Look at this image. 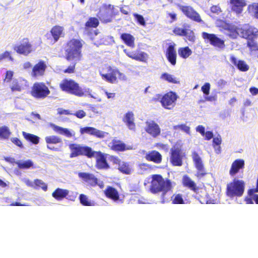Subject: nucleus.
Instances as JSON below:
<instances>
[{
	"label": "nucleus",
	"mask_w": 258,
	"mask_h": 258,
	"mask_svg": "<svg viewBox=\"0 0 258 258\" xmlns=\"http://www.w3.org/2000/svg\"><path fill=\"white\" fill-rule=\"evenodd\" d=\"M22 135L26 140L29 141L34 144H37L39 143V138L34 135L27 133L25 132H22Z\"/></svg>",
	"instance_id": "37"
},
{
	"label": "nucleus",
	"mask_w": 258,
	"mask_h": 258,
	"mask_svg": "<svg viewBox=\"0 0 258 258\" xmlns=\"http://www.w3.org/2000/svg\"><path fill=\"white\" fill-rule=\"evenodd\" d=\"M11 135L9 128L7 126L0 127V138L2 139H8Z\"/></svg>",
	"instance_id": "39"
},
{
	"label": "nucleus",
	"mask_w": 258,
	"mask_h": 258,
	"mask_svg": "<svg viewBox=\"0 0 258 258\" xmlns=\"http://www.w3.org/2000/svg\"><path fill=\"white\" fill-rule=\"evenodd\" d=\"M245 183L242 180L234 178L227 184L226 194L230 198L240 197L243 195Z\"/></svg>",
	"instance_id": "5"
},
{
	"label": "nucleus",
	"mask_w": 258,
	"mask_h": 258,
	"mask_svg": "<svg viewBox=\"0 0 258 258\" xmlns=\"http://www.w3.org/2000/svg\"><path fill=\"white\" fill-rule=\"evenodd\" d=\"M49 93L48 87L44 83H35L32 87L31 95L35 98H43Z\"/></svg>",
	"instance_id": "7"
},
{
	"label": "nucleus",
	"mask_w": 258,
	"mask_h": 258,
	"mask_svg": "<svg viewBox=\"0 0 258 258\" xmlns=\"http://www.w3.org/2000/svg\"><path fill=\"white\" fill-rule=\"evenodd\" d=\"M230 60L231 62L236 66L241 71L245 72L248 70L249 66L244 61L237 60V58L233 55L230 56Z\"/></svg>",
	"instance_id": "27"
},
{
	"label": "nucleus",
	"mask_w": 258,
	"mask_h": 258,
	"mask_svg": "<svg viewBox=\"0 0 258 258\" xmlns=\"http://www.w3.org/2000/svg\"><path fill=\"white\" fill-rule=\"evenodd\" d=\"M46 68V65L44 62L42 61H39L33 68L31 76L34 77L42 76L44 75Z\"/></svg>",
	"instance_id": "24"
},
{
	"label": "nucleus",
	"mask_w": 258,
	"mask_h": 258,
	"mask_svg": "<svg viewBox=\"0 0 258 258\" xmlns=\"http://www.w3.org/2000/svg\"><path fill=\"white\" fill-rule=\"evenodd\" d=\"M83 42L79 39H72L67 43L66 49V58L68 60L78 61L81 57Z\"/></svg>",
	"instance_id": "2"
},
{
	"label": "nucleus",
	"mask_w": 258,
	"mask_h": 258,
	"mask_svg": "<svg viewBox=\"0 0 258 258\" xmlns=\"http://www.w3.org/2000/svg\"><path fill=\"white\" fill-rule=\"evenodd\" d=\"M67 189L58 188L52 194V197L57 200H61L65 198L69 194Z\"/></svg>",
	"instance_id": "33"
},
{
	"label": "nucleus",
	"mask_w": 258,
	"mask_h": 258,
	"mask_svg": "<svg viewBox=\"0 0 258 258\" xmlns=\"http://www.w3.org/2000/svg\"><path fill=\"white\" fill-rule=\"evenodd\" d=\"M5 58H9L11 61L14 60L13 57L11 56V52L8 51H6L0 54V60Z\"/></svg>",
	"instance_id": "51"
},
{
	"label": "nucleus",
	"mask_w": 258,
	"mask_h": 258,
	"mask_svg": "<svg viewBox=\"0 0 258 258\" xmlns=\"http://www.w3.org/2000/svg\"><path fill=\"white\" fill-rule=\"evenodd\" d=\"M184 155L181 149V145L176 144L171 149L170 161L174 166H181Z\"/></svg>",
	"instance_id": "6"
},
{
	"label": "nucleus",
	"mask_w": 258,
	"mask_h": 258,
	"mask_svg": "<svg viewBox=\"0 0 258 258\" xmlns=\"http://www.w3.org/2000/svg\"><path fill=\"white\" fill-rule=\"evenodd\" d=\"M166 56L169 61L172 64L175 65L176 62V52L174 49V45H170L166 51Z\"/></svg>",
	"instance_id": "28"
},
{
	"label": "nucleus",
	"mask_w": 258,
	"mask_h": 258,
	"mask_svg": "<svg viewBox=\"0 0 258 258\" xmlns=\"http://www.w3.org/2000/svg\"><path fill=\"white\" fill-rule=\"evenodd\" d=\"M229 4L232 12L236 15L241 14L246 6L245 0H229Z\"/></svg>",
	"instance_id": "17"
},
{
	"label": "nucleus",
	"mask_w": 258,
	"mask_h": 258,
	"mask_svg": "<svg viewBox=\"0 0 258 258\" xmlns=\"http://www.w3.org/2000/svg\"><path fill=\"white\" fill-rule=\"evenodd\" d=\"M123 52L126 54V55L127 56L135 60V58H136L135 57H136V55L137 54V51H129L126 49H124L123 50Z\"/></svg>",
	"instance_id": "57"
},
{
	"label": "nucleus",
	"mask_w": 258,
	"mask_h": 258,
	"mask_svg": "<svg viewBox=\"0 0 258 258\" xmlns=\"http://www.w3.org/2000/svg\"><path fill=\"white\" fill-rule=\"evenodd\" d=\"M177 95L170 92L165 94L161 99V103L163 107L167 109H172L175 105L177 99Z\"/></svg>",
	"instance_id": "11"
},
{
	"label": "nucleus",
	"mask_w": 258,
	"mask_h": 258,
	"mask_svg": "<svg viewBox=\"0 0 258 258\" xmlns=\"http://www.w3.org/2000/svg\"><path fill=\"white\" fill-rule=\"evenodd\" d=\"M14 50L19 54L28 55L32 50V46L28 39H23L19 43L15 45Z\"/></svg>",
	"instance_id": "9"
},
{
	"label": "nucleus",
	"mask_w": 258,
	"mask_h": 258,
	"mask_svg": "<svg viewBox=\"0 0 258 258\" xmlns=\"http://www.w3.org/2000/svg\"><path fill=\"white\" fill-rule=\"evenodd\" d=\"M247 11L251 16L258 19V3H253L249 4L247 7Z\"/></svg>",
	"instance_id": "35"
},
{
	"label": "nucleus",
	"mask_w": 258,
	"mask_h": 258,
	"mask_svg": "<svg viewBox=\"0 0 258 258\" xmlns=\"http://www.w3.org/2000/svg\"><path fill=\"white\" fill-rule=\"evenodd\" d=\"M155 147L159 150H163L167 153L169 149V147L167 145L163 144L162 143H157L155 145Z\"/></svg>",
	"instance_id": "53"
},
{
	"label": "nucleus",
	"mask_w": 258,
	"mask_h": 258,
	"mask_svg": "<svg viewBox=\"0 0 258 258\" xmlns=\"http://www.w3.org/2000/svg\"><path fill=\"white\" fill-rule=\"evenodd\" d=\"M171 188V183L169 180L164 179L160 175H153L152 176L151 187L152 192L157 193L162 191V196H164Z\"/></svg>",
	"instance_id": "4"
},
{
	"label": "nucleus",
	"mask_w": 258,
	"mask_h": 258,
	"mask_svg": "<svg viewBox=\"0 0 258 258\" xmlns=\"http://www.w3.org/2000/svg\"><path fill=\"white\" fill-rule=\"evenodd\" d=\"M133 16H134L136 20L137 21L138 23L142 25V26H145L146 25V22L144 20V17L140 15H139L136 13L133 14Z\"/></svg>",
	"instance_id": "50"
},
{
	"label": "nucleus",
	"mask_w": 258,
	"mask_h": 258,
	"mask_svg": "<svg viewBox=\"0 0 258 258\" xmlns=\"http://www.w3.org/2000/svg\"><path fill=\"white\" fill-rule=\"evenodd\" d=\"M50 125L56 133L63 135L68 138H75L76 133L73 130L63 128L53 123H51Z\"/></svg>",
	"instance_id": "20"
},
{
	"label": "nucleus",
	"mask_w": 258,
	"mask_h": 258,
	"mask_svg": "<svg viewBox=\"0 0 258 258\" xmlns=\"http://www.w3.org/2000/svg\"><path fill=\"white\" fill-rule=\"evenodd\" d=\"M202 37L204 39H208L210 44L215 47L224 48L225 46L224 41L214 34L203 32L202 33Z\"/></svg>",
	"instance_id": "19"
},
{
	"label": "nucleus",
	"mask_w": 258,
	"mask_h": 258,
	"mask_svg": "<svg viewBox=\"0 0 258 258\" xmlns=\"http://www.w3.org/2000/svg\"><path fill=\"white\" fill-rule=\"evenodd\" d=\"M28 87V81L22 78H19L13 80L10 84V88L13 92L22 91L26 89Z\"/></svg>",
	"instance_id": "16"
},
{
	"label": "nucleus",
	"mask_w": 258,
	"mask_h": 258,
	"mask_svg": "<svg viewBox=\"0 0 258 258\" xmlns=\"http://www.w3.org/2000/svg\"><path fill=\"white\" fill-rule=\"evenodd\" d=\"M202 91L206 95H208L210 93V84L209 83H206L202 87Z\"/></svg>",
	"instance_id": "55"
},
{
	"label": "nucleus",
	"mask_w": 258,
	"mask_h": 258,
	"mask_svg": "<svg viewBox=\"0 0 258 258\" xmlns=\"http://www.w3.org/2000/svg\"><path fill=\"white\" fill-rule=\"evenodd\" d=\"M118 169L122 172L125 174H130L131 172V168L129 166L128 164L122 162L120 165L118 166Z\"/></svg>",
	"instance_id": "47"
},
{
	"label": "nucleus",
	"mask_w": 258,
	"mask_h": 258,
	"mask_svg": "<svg viewBox=\"0 0 258 258\" xmlns=\"http://www.w3.org/2000/svg\"><path fill=\"white\" fill-rule=\"evenodd\" d=\"M213 144L214 146H219L220 145L222 142V139L220 136H218L214 138L213 140Z\"/></svg>",
	"instance_id": "61"
},
{
	"label": "nucleus",
	"mask_w": 258,
	"mask_h": 258,
	"mask_svg": "<svg viewBox=\"0 0 258 258\" xmlns=\"http://www.w3.org/2000/svg\"><path fill=\"white\" fill-rule=\"evenodd\" d=\"M178 52L179 56L183 58H187L192 53L191 50L188 47H181Z\"/></svg>",
	"instance_id": "38"
},
{
	"label": "nucleus",
	"mask_w": 258,
	"mask_h": 258,
	"mask_svg": "<svg viewBox=\"0 0 258 258\" xmlns=\"http://www.w3.org/2000/svg\"><path fill=\"white\" fill-rule=\"evenodd\" d=\"M183 183L184 185L188 186L191 189L195 190L196 189V185L195 183L187 176L183 177Z\"/></svg>",
	"instance_id": "45"
},
{
	"label": "nucleus",
	"mask_w": 258,
	"mask_h": 258,
	"mask_svg": "<svg viewBox=\"0 0 258 258\" xmlns=\"http://www.w3.org/2000/svg\"><path fill=\"white\" fill-rule=\"evenodd\" d=\"M160 79L170 83L179 84L180 83L178 78H177L174 75L168 73H164L161 74Z\"/></svg>",
	"instance_id": "32"
},
{
	"label": "nucleus",
	"mask_w": 258,
	"mask_h": 258,
	"mask_svg": "<svg viewBox=\"0 0 258 258\" xmlns=\"http://www.w3.org/2000/svg\"><path fill=\"white\" fill-rule=\"evenodd\" d=\"M58 114L61 115V114H65V115H69V114H72L69 110H65L62 108H58L57 109Z\"/></svg>",
	"instance_id": "63"
},
{
	"label": "nucleus",
	"mask_w": 258,
	"mask_h": 258,
	"mask_svg": "<svg viewBox=\"0 0 258 258\" xmlns=\"http://www.w3.org/2000/svg\"><path fill=\"white\" fill-rule=\"evenodd\" d=\"M79 177L82 178L88 183L95 185L97 181V179L92 174L87 173L80 172L78 174Z\"/></svg>",
	"instance_id": "30"
},
{
	"label": "nucleus",
	"mask_w": 258,
	"mask_h": 258,
	"mask_svg": "<svg viewBox=\"0 0 258 258\" xmlns=\"http://www.w3.org/2000/svg\"><path fill=\"white\" fill-rule=\"evenodd\" d=\"M50 33L54 42H57L60 37H63L65 35L64 27L59 25L53 26L50 30Z\"/></svg>",
	"instance_id": "23"
},
{
	"label": "nucleus",
	"mask_w": 258,
	"mask_h": 258,
	"mask_svg": "<svg viewBox=\"0 0 258 258\" xmlns=\"http://www.w3.org/2000/svg\"><path fill=\"white\" fill-rule=\"evenodd\" d=\"M121 38L127 46L134 48L135 47V38L130 34L124 33L121 34Z\"/></svg>",
	"instance_id": "34"
},
{
	"label": "nucleus",
	"mask_w": 258,
	"mask_h": 258,
	"mask_svg": "<svg viewBox=\"0 0 258 258\" xmlns=\"http://www.w3.org/2000/svg\"><path fill=\"white\" fill-rule=\"evenodd\" d=\"M186 29H182L180 28L177 27L174 29L173 32L176 35H178L180 36H184Z\"/></svg>",
	"instance_id": "59"
},
{
	"label": "nucleus",
	"mask_w": 258,
	"mask_h": 258,
	"mask_svg": "<svg viewBox=\"0 0 258 258\" xmlns=\"http://www.w3.org/2000/svg\"><path fill=\"white\" fill-rule=\"evenodd\" d=\"M216 25L227 30V35L232 39L236 38L238 36V29H239V27L227 23L221 20H218L216 21Z\"/></svg>",
	"instance_id": "10"
},
{
	"label": "nucleus",
	"mask_w": 258,
	"mask_h": 258,
	"mask_svg": "<svg viewBox=\"0 0 258 258\" xmlns=\"http://www.w3.org/2000/svg\"><path fill=\"white\" fill-rule=\"evenodd\" d=\"M80 200L81 203L84 206H93L95 205L94 202L90 200L86 195L83 194L80 196Z\"/></svg>",
	"instance_id": "44"
},
{
	"label": "nucleus",
	"mask_w": 258,
	"mask_h": 258,
	"mask_svg": "<svg viewBox=\"0 0 258 258\" xmlns=\"http://www.w3.org/2000/svg\"><path fill=\"white\" fill-rule=\"evenodd\" d=\"M35 188L37 187L41 188L44 191H46L47 189V185L43 181L39 179H36L34 180Z\"/></svg>",
	"instance_id": "49"
},
{
	"label": "nucleus",
	"mask_w": 258,
	"mask_h": 258,
	"mask_svg": "<svg viewBox=\"0 0 258 258\" xmlns=\"http://www.w3.org/2000/svg\"><path fill=\"white\" fill-rule=\"evenodd\" d=\"M14 73L11 71H8L6 72L5 78L4 79V82L9 83L11 81L13 76Z\"/></svg>",
	"instance_id": "58"
},
{
	"label": "nucleus",
	"mask_w": 258,
	"mask_h": 258,
	"mask_svg": "<svg viewBox=\"0 0 258 258\" xmlns=\"http://www.w3.org/2000/svg\"><path fill=\"white\" fill-rule=\"evenodd\" d=\"M11 142L15 144L16 146L19 147L20 148H23V145L22 142L17 138H12L11 139Z\"/></svg>",
	"instance_id": "60"
},
{
	"label": "nucleus",
	"mask_w": 258,
	"mask_h": 258,
	"mask_svg": "<svg viewBox=\"0 0 258 258\" xmlns=\"http://www.w3.org/2000/svg\"><path fill=\"white\" fill-rule=\"evenodd\" d=\"M99 24V21L97 19L95 18H91L86 22L85 25L86 28H89L91 27H96Z\"/></svg>",
	"instance_id": "46"
},
{
	"label": "nucleus",
	"mask_w": 258,
	"mask_h": 258,
	"mask_svg": "<svg viewBox=\"0 0 258 258\" xmlns=\"http://www.w3.org/2000/svg\"><path fill=\"white\" fill-rule=\"evenodd\" d=\"M145 131L153 138L158 136L161 133L159 125L153 120H148L145 122Z\"/></svg>",
	"instance_id": "15"
},
{
	"label": "nucleus",
	"mask_w": 258,
	"mask_h": 258,
	"mask_svg": "<svg viewBox=\"0 0 258 258\" xmlns=\"http://www.w3.org/2000/svg\"><path fill=\"white\" fill-rule=\"evenodd\" d=\"M146 158L148 160L159 163L161 161L162 156L157 151H153L146 155Z\"/></svg>",
	"instance_id": "31"
},
{
	"label": "nucleus",
	"mask_w": 258,
	"mask_h": 258,
	"mask_svg": "<svg viewBox=\"0 0 258 258\" xmlns=\"http://www.w3.org/2000/svg\"><path fill=\"white\" fill-rule=\"evenodd\" d=\"M60 89L66 92L81 97L85 92H89V89H83L75 81L71 79L63 80L59 84Z\"/></svg>",
	"instance_id": "3"
},
{
	"label": "nucleus",
	"mask_w": 258,
	"mask_h": 258,
	"mask_svg": "<svg viewBox=\"0 0 258 258\" xmlns=\"http://www.w3.org/2000/svg\"><path fill=\"white\" fill-rule=\"evenodd\" d=\"M96 158L97 166L99 168H107L108 165L106 162L104 156L100 152H94L92 151L91 156Z\"/></svg>",
	"instance_id": "22"
},
{
	"label": "nucleus",
	"mask_w": 258,
	"mask_h": 258,
	"mask_svg": "<svg viewBox=\"0 0 258 258\" xmlns=\"http://www.w3.org/2000/svg\"><path fill=\"white\" fill-rule=\"evenodd\" d=\"M174 130H180L184 133L187 134V135H190L191 134L190 132V127L189 126L185 124H177L176 125H174L173 127Z\"/></svg>",
	"instance_id": "43"
},
{
	"label": "nucleus",
	"mask_w": 258,
	"mask_h": 258,
	"mask_svg": "<svg viewBox=\"0 0 258 258\" xmlns=\"http://www.w3.org/2000/svg\"><path fill=\"white\" fill-rule=\"evenodd\" d=\"M135 57L136 60L146 62L149 58V55L144 51H137Z\"/></svg>",
	"instance_id": "41"
},
{
	"label": "nucleus",
	"mask_w": 258,
	"mask_h": 258,
	"mask_svg": "<svg viewBox=\"0 0 258 258\" xmlns=\"http://www.w3.org/2000/svg\"><path fill=\"white\" fill-rule=\"evenodd\" d=\"M211 12L213 13L219 15L222 12L221 8L219 5H213L210 8Z\"/></svg>",
	"instance_id": "54"
},
{
	"label": "nucleus",
	"mask_w": 258,
	"mask_h": 258,
	"mask_svg": "<svg viewBox=\"0 0 258 258\" xmlns=\"http://www.w3.org/2000/svg\"><path fill=\"white\" fill-rule=\"evenodd\" d=\"M74 115L78 118H82L86 116V113L83 110H79L77 111Z\"/></svg>",
	"instance_id": "64"
},
{
	"label": "nucleus",
	"mask_w": 258,
	"mask_h": 258,
	"mask_svg": "<svg viewBox=\"0 0 258 258\" xmlns=\"http://www.w3.org/2000/svg\"><path fill=\"white\" fill-rule=\"evenodd\" d=\"M244 165V160L242 159H238L235 160L232 164L231 169L229 171V174L231 176L235 175L240 169L243 168Z\"/></svg>",
	"instance_id": "26"
},
{
	"label": "nucleus",
	"mask_w": 258,
	"mask_h": 258,
	"mask_svg": "<svg viewBox=\"0 0 258 258\" xmlns=\"http://www.w3.org/2000/svg\"><path fill=\"white\" fill-rule=\"evenodd\" d=\"M71 151L70 157L73 158L79 155H84L89 157L91 156L92 150L88 147H82L78 144H71L69 146Z\"/></svg>",
	"instance_id": "8"
},
{
	"label": "nucleus",
	"mask_w": 258,
	"mask_h": 258,
	"mask_svg": "<svg viewBox=\"0 0 258 258\" xmlns=\"http://www.w3.org/2000/svg\"><path fill=\"white\" fill-rule=\"evenodd\" d=\"M238 36L247 39H250L252 35L258 36V30L255 28L249 27L247 25H244L239 27Z\"/></svg>",
	"instance_id": "13"
},
{
	"label": "nucleus",
	"mask_w": 258,
	"mask_h": 258,
	"mask_svg": "<svg viewBox=\"0 0 258 258\" xmlns=\"http://www.w3.org/2000/svg\"><path fill=\"white\" fill-rule=\"evenodd\" d=\"M45 140L47 144H56L62 142L61 139L59 137L53 135L46 137Z\"/></svg>",
	"instance_id": "42"
},
{
	"label": "nucleus",
	"mask_w": 258,
	"mask_h": 258,
	"mask_svg": "<svg viewBox=\"0 0 258 258\" xmlns=\"http://www.w3.org/2000/svg\"><path fill=\"white\" fill-rule=\"evenodd\" d=\"M257 36L252 35L250 39H247V45L251 50H255L258 49V45L254 42V38Z\"/></svg>",
	"instance_id": "48"
},
{
	"label": "nucleus",
	"mask_w": 258,
	"mask_h": 258,
	"mask_svg": "<svg viewBox=\"0 0 258 258\" xmlns=\"http://www.w3.org/2000/svg\"><path fill=\"white\" fill-rule=\"evenodd\" d=\"M122 120L130 130H135L136 125L134 122V114L132 111H128L126 112L124 114Z\"/></svg>",
	"instance_id": "25"
},
{
	"label": "nucleus",
	"mask_w": 258,
	"mask_h": 258,
	"mask_svg": "<svg viewBox=\"0 0 258 258\" xmlns=\"http://www.w3.org/2000/svg\"><path fill=\"white\" fill-rule=\"evenodd\" d=\"M184 36H185L187 37V38L190 41H194L195 40L194 33L190 29H186Z\"/></svg>",
	"instance_id": "52"
},
{
	"label": "nucleus",
	"mask_w": 258,
	"mask_h": 258,
	"mask_svg": "<svg viewBox=\"0 0 258 258\" xmlns=\"http://www.w3.org/2000/svg\"><path fill=\"white\" fill-rule=\"evenodd\" d=\"M113 6L111 5H104L100 10V15L101 17L109 16L113 13Z\"/></svg>",
	"instance_id": "36"
},
{
	"label": "nucleus",
	"mask_w": 258,
	"mask_h": 258,
	"mask_svg": "<svg viewBox=\"0 0 258 258\" xmlns=\"http://www.w3.org/2000/svg\"><path fill=\"white\" fill-rule=\"evenodd\" d=\"M192 159L197 169L196 176L198 177H202L205 175L206 171L202 158L197 152H194L192 154Z\"/></svg>",
	"instance_id": "12"
},
{
	"label": "nucleus",
	"mask_w": 258,
	"mask_h": 258,
	"mask_svg": "<svg viewBox=\"0 0 258 258\" xmlns=\"http://www.w3.org/2000/svg\"><path fill=\"white\" fill-rule=\"evenodd\" d=\"M196 130L197 132L200 133L202 136H204L205 133V128L204 126L202 125H198L197 126Z\"/></svg>",
	"instance_id": "62"
},
{
	"label": "nucleus",
	"mask_w": 258,
	"mask_h": 258,
	"mask_svg": "<svg viewBox=\"0 0 258 258\" xmlns=\"http://www.w3.org/2000/svg\"><path fill=\"white\" fill-rule=\"evenodd\" d=\"M19 168L28 169L33 166V163L30 160H20L16 162Z\"/></svg>",
	"instance_id": "40"
},
{
	"label": "nucleus",
	"mask_w": 258,
	"mask_h": 258,
	"mask_svg": "<svg viewBox=\"0 0 258 258\" xmlns=\"http://www.w3.org/2000/svg\"><path fill=\"white\" fill-rule=\"evenodd\" d=\"M80 134L81 135L88 134L95 136L99 138H103L108 135V133L93 127H83L80 128Z\"/></svg>",
	"instance_id": "18"
},
{
	"label": "nucleus",
	"mask_w": 258,
	"mask_h": 258,
	"mask_svg": "<svg viewBox=\"0 0 258 258\" xmlns=\"http://www.w3.org/2000/svg\"><path fill=\"white\" fill-rule=\"evenodd\" d=\"M179 9L188 18L197 22H202V20L200 15L189 6H178Z\"/></svg>",
	"instance_id": "14"
},
{
	"label": "nucleus",
	"mask_w": 258,
	"mask_h": 258,
	"mask_svg": "<svg viewBox=\"0 0 258 258\" xmlns=\"http://www.w3.org/2000/svg\"><path fill=\"white\" fill-rule=\"evenodd\" d=\"M108 146L113 150L116 151H122L124 150H132L133 147L126 146L121 141L116 140H113L109 143Z\"/></svg>",
	"instance_id": "21"
},
{
	"label": "nucleus",
	"mask_w": 258,
	"mask_h": 258,
	"mask_svg": "<svg viewBox=\"0 0 258 258\" xmlns=\"http://www.w3.org/2000/svg\"><path fill=\"white\" fill-rule=\"evenodd\" d=\"M99 72L102 79L110 83H115L117 80L126 81V75L120 72L118 69L113 68L108 64H104L99 69Z\"/></svg>",
	"instance_id": "1"
},
{
	"label": "nucleus",
	"mask_w": 258,
	"mask_h": 258,
	"mask_svg": "<svg viewBox=\"0 0 258 258\" xmlns=\"http://www.w3.org/2000/svg\"><path fill=\"white\" fill-rule=\"evenodd\" d=\"M172 203L174 204L184 203L182 196L179 194H178L174 197Z\"/></svg>",
	"instance_id": "56"
},
{
	"label": "nucleus",
	"mask_w": 258,
	"mask_h": 258,
	"mask_svg": "<svg viewBox=\"0 0 258 258\" xmlns=\"http://www.w3.org/2000/svg\"><path fill=\"white\" fill-rule=\"evenodd\" d=\"M106 196L114 201H116L119 199V194L117 190L111 186H108L104 191Z\"/></svg>",
	"instance_id": "29"
}]
</instances>
